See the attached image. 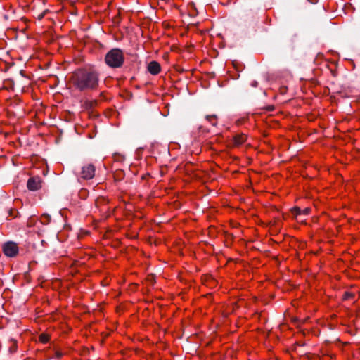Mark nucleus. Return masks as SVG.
Instances as JSON below:
<instances>
[{"label":"nucleus","mask_w":360,"mask_h":360,"mask_svg":"<svg viewBox=\"0 0 360 360\" xmlns=\"http://www.w3.org/2000/svg\"><path fill=\"white\" fill-rule=\"evenodd\" d=\"M148 70L152 75H157L160 71V65L156 61H151L148 65Z\"/></svg>","instance_id":"423d86ee"},{"label":"nucleus","mask_w":360,"mask_h":360,"mask_svg":"<svg viewBox=\"0 0 360 360\" xmlns=\"http://www.w3.org/2000/svg\"><path fill=\"white\" fill-rule=\"evenodd\" d=\"M354 295L351 292H345L344 295H343V298L344 300H349L352 297H353Z\"/></svg>","instance_id":"9d476101"},{"label":"nucleus","mask_w":360,"mask_h":360,"mask_svg":"<svg viewBox=\"0 0 360 360\" xmlns=\"http://www.w3.org/2000/svg\"><path fill=\"white\" fill-rule=\"evenodd\" d=\"M3 251L6 256L14 257L18 252V247L13 242H7L3 246Z\"/></svg>","instance_id":"20e7f679"},{"label":"nucleus","mask_w":360,"mask_h":360,"mask_svg":"<svg viewBox=\"0 0 360 360\" xmlns=\"http://www.w3.org/2000/svg\"><path fill=\"white\" fill-rule=\"evenodd\" d=\"M46 13V11H44V12L39 13L37 16V20H41L44 17Z\"/></svg>","instance_id":"ddd939ff"},{"label":"nucleus","mask_w":360,"mask_h":360,"mask_svg":"<svg viewBox=\"0 0 360 360\" xmlns=\"http://www.w3.org/2000/svg\"><path fill=\"white\" fill-rule=\"evenodd\" d=\"M293 214L296 216L302 214V210L300 207H295L292 210Z\"/></svg>","instance_id":"1a4fd4ad"},{"label":"nucleus","mask_w":360,"mask_h":360,"mask_svg":"<svg viewBox=\"0 0 360 360\" xmlns=\"http://www.w3.org/2000/svg\"><path fill=\"white\" fill-rule=\"evenodd\" d=\"M41 180L39 177H32L27 181V188L29 190L34 191L41 188Z\"/></svg>","instance_id":"39448f33"},{"label":"nucleus","mask_w":360,"mask_h":360,"mask_svg":"<svg viewBox=\"0 0 360 360\" xmlns=\"http://www.w3.org/2000/svg\"><path fill=\"white\" fill-rule=\"evenodd\" d=\"M124 53L120 49H112L109 51L105 57V63L110 68H120L124 63Z\"/></svg>","instance_id":"f03ea898"},{"label":"nucleus","mask_w":360,"mask_h":360,"mask_svg":"<svg viewBox=\"0 0 360 360\" xmlns=\"http://www.w3.org/2000/svg\"><path fill=\"white\" fill-rule=\"evenodd\" d=\"M95 175V167L92 164H86L82 167L80 177L84 179H91Z\"/></svg>","instance_id":"7ed1b4c3"},{"label":"nucleus","mask_w":360,"mask_h":360,"mask_svg":"<svg viewBox=\"0 0 360 360\" xmlns=\"http://www.w3.org/2000/svg\"><path fill=\"white\" fill-rule=\"evenodd\" d=\"M71 80L77 89L91 90L96 88L98 84V74L94 70L79 69L73 72Z\"/></svg>","instance_id":"f257e3e1"},{"label":"nucleus","mask_w":360,"mask_h":360,"mask_svg":"<svg viewBox=\"0 0 360 360\" xmlns=\"http://www.w3.org/2000/svg\"><path fill=\"white\" fill-rule=\"evenodd\" d=\"M252 86L256 87L257 86V82L253 81L251 84Z\"/></svg>","instance_id":"4468645a"},{"label":"nucleus","mask_w":360,"mask_h":360,"mask_svg":"<svg viewBox=\"0 0 360 360\" xmlns=\"http://www.w3.org/2000/svg\"><path fill=\"white\" fill-rule=\"evenodd\" d=\"M40 340L43 342H46L48 341V336L44 335V334H42L40 335Z\"/></svg>","instance_id":"9b49d317"},{"label":"nucleus","mask_w":360,"mask_h":360,"mask_svg":"<svg viewBox=\"0 0 360 360\" xmlns=\"http://www.w3.org/2000/svg\"><path fill=\"white\" fill-rule=\"evenodd\" d=\"M311 209L309 207H306L302 210V214L307 215L310 212Z\"/></svg>","instance_id":"f8f14e48"},{"label":"nucleus","mask_w":360,"mask_h":360,"mask_svg":"<svg viewBox=\"0 0 360 360\" xmlns=\"http://www.w3.org/2000/svg\"><path fill=\"white\" fill-rule=\"evenodd\" d=\"M246 141V136L245 134H238L233 137V145L239 146Z\"/></svg>","instance_id":"0eeeda50"},{"label":"nucleus","mask_w":360,"mask_h":360,"mask_svg":"<svg viewBox=\"0 0 360 360\" xmlns=\"http://www.w3.org/2000/svg\"><path fill=\"white\" fill-rule=\"evenodd\" d=\"M217 119V117L215 115H207L206 116V120L209 122H211V124L213 125V126H215L217 124V122L214 120H215Z\"/></svg>","instance_id":"6e6552de"}]
</instances>
